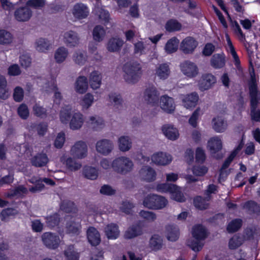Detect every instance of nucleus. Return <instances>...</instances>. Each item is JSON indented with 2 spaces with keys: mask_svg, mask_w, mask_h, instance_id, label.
<instances>
[{
  "mask_svg": "<svg viewBox=\"0 0 260 260\" xmlns=\"http://www.w3.org/2000/svg\"><path fill=\"white\" fill-rule=\"evenodd\" d=\"M249 89L250 95L251 119L259 122L260 121V110L257 108L260 101V92L257 88L254 75L251 76Z\"/></svg>",
  "mask_w": 260,
  "mask_h": 260,
  "instance_id": "obj_1",
  "label": "nucleus"
},
{
  "mask_svg": "<svg viewBox=\"0 0 260 260\" xmlns=\"http://www.w3.org/2000/svg\"><path fill=\"white\" fill-rule=\"evenodd\" d=\"M123 78L129 84H135L140 79L142 70L140 63L137 61L128 62L123 67Z\"/></svg>",
  "mask_w": 260,
  "mask_h": 260,
  "instance_id": "obj_2",
  "label": "nucleus"
},
{
  "mask_svg": "<svg viewBox=\"0 0 260 260\" xmlns=\"http://www.w3.org/2000/svg\"><path fill=\"white\" fill-rule=\"evenodd\" d=\"M192 234L195 239L188 240L187 244L194 251H199L204 245L202 241L208 236L207 230L202 225L198 224L192 228Z\"/></svg>",
  "mask_w": 260,
  "mask_h": 260,
  "instance_id": "obj_3",
  "label": "nucleus"
},
{
  "mask_svg": "<svg viewBox=\"0 0 260 260\" xmlns=\"http://www.w3.org/2000/svg\"><path fill=\"white\" fill-rule=\"evenodd\" d=\"M134 168V162L127 156H120L113 160V170L118 174L126 175L131 172Z\"/></svg>",
  "mask_w": 260,
  "mask_h": 260,
  "instance_id": "obj_4",
  "label": "nucleus"
},
{
  "mask_svg": "<svg viewBox=\"0 0 260 260\" xmlns=\"http://www.w3.org/2000/svg\"><path fill=\"white\" fill-rule=\"evenodd\" d=\"M168 204L167 200L164 197L157 194H149L143 201L144 206L151 209H161Z\"/></svg>",
  "mask_w": 260,
  "mask_h": 260,
  "instance_id": "obj_5",
  "label": "nucleus"
},
{
  "mask_svg": "<svg viewBox=\"0 0 260 260\" xmlns=\"http://www.w3.org/2000/svg\"><path fill=\"white\" fill-rule=\"evenodd\" d=\"M88 147L83 141H78L71 147L70 153L74 158L83 159L87 155Z\"/></svg>",
  "mask_w": 260,
  "mask_h": 260,
  "instance_id": "obj_6",
  "label": "nucleus"
},
{
  "mask_svg": "<svg viewBox=\"0 0 260 260\" xmlns=\"http://www.w3.org/2000/svg\"><path fill=\"white\" fill-rule=\"evenodd\" d=\"M41 238L43 244L47 248L51 249L57 248L60 242L59 236L51 232L44 233L42 235Z\"/></svg>",
  "mask_w": 260,
  "mask_h": 260,
  "instance_id": "obj_7",
  "label": "nucleus"
},
{
  "mask_svg": "<svg viewBox=\"0 0 260 260\" xmlns=\"http://www.w3.org/2000/svg\"><path fill=\"white\" fill-rule=\"evenodd\" d=\"M198 45V42L191 37H187L180 43V50L185 54H192Z\"/></svg>",
  "mask_w": 260,
  "mask_h": 260,
  "instance_id": "obj_8",
  "label": "nucleus"
},
{
  "mask_svg": "<svg viewBox=\"0 0 260 260\" xmlns=\"http://www.w3.org/2000/svg\"><path fill=\"white\" fill-rule=\"evenodd\" d=\"M97 152L103 155H108L114 149L113 142L109 139H103L98 141L95 145Z\"/></svg>",
  "mask_w": 260,
  "mask_h": 260,
  "instance_id": "obj_9",
  "label": "nucleus"
},
{
  "mask_svg": "<svg viewBox=\"0 0 260 260\" xmlns=\"http://www.w3.org/2000/svg\"><path fill=\"white\" fill-rule=\"evenodd\" d=\"M180 67L183 74L189 78H193L199 73V69L197 64L189 60L182 62Z\"/></svg>",
  "mask_w": 260,
  "mask_h": 260,
  "instance_id": "obj_10",
  "label": "nucleus"
},
{
  "mask_svg": "<svg viewBox=\"0 0 260 260\" xmlns=\"http://www.w3.org/2000/svg\"><path fill=\"white\" fill-rule=\"evenodd\" d=\"M72 12L74 18L78 20L85 19L89 14L88 7L82 3L75 4L73 7Z\"/></svg>",
  "mask_w": 260,
  "mask_h": 260,
  "instance_id": "obj_11",
  "label": "nucleus"
},
{
  "mask_svg": "<svg viewBox=\"0 0 260 260\" xmlns=\"http://www.w3.org/2000/svg\"><path fill=\"white\" fill-rule=\"evenodd\" d=\"M81 38L79 35L73 30H69L63 35V42L69 47H77L80 43Z\"/></svg>",
  "mask_w": 260,
  "mask_h": 260,
  "instance_id": "obj_12",
  "label": "nucleus"
},
{
  "mask_svg": "<svg viewBox=\"0 0 260 260\" xmlns=\"http://www.w3.org/2000/svg\"><path fill=\"white\" fill-rule=\"evenodd\" d=\"M159 93L156 88L154 86L147 87L144 92L143 98L148 104L154 105L158 101Z\"/></svg>",
  "mask_w": 260,
  "mask_h": 260,
  "instance_id": "obj_13",
  "label": "nucleus"
},
{
  "mask_svg": "<svg viewBox=\"0 0 260 260\" xmlns=\"http://www.w3.org/2000/svg\"><path fill=\"white\" fill-rule=\"evenodd\" d=\"M139 174L141 180L147 182H152L156 179V172L148 166H143L139 171Z\"/></svg>",
  "mask_w": 260,
  "mask_h": 260,
  "instance_id": "obj_14",
  "label": "nucleus"
},
{
  "mask_svg": "<svg viewBox=\"0 0 260 260\" xmlns=\"http://www.w3.org/2000/svg\"><path fill=\"white\" fill-rule=\"evenodd\" d=\"M14 18L19 22H25L30 19L32 11L28 7H22L17 9L14 12Z\"/></svg>",
  "mask_w": 260,
  "mask_h": 260,
  "instance_id": "obj_15",
  "label": "nucleus"
},
{
  "mask_svg": "<svg viewBox=\"0 0 260 260\" xmlns=\"http://www.w3.org/2000/svg\"><path fill=\"white\" fill-rule=\"evenodd\" d=\"M163 134L169 140L175 141L179 137V132L175 127L171 124H165L161 127Z\"/></svg>",
  "mask_w": 260,
  "mask_h": 260,
  "instance_id": "obj_16",
  "label": "nucleus"
},
{
  "mask_svg": "<svg viewBox=\"0 0 260 260\" xmlns=\"http://www.w3.org/2000/svg\"><path fill=\"white\" fill-rule=\"evenodd\" d=\"M216 82V77L211 74L202 75L199 82V87L202 90L210 88Z\"/></svg>",
  "mask_w": 260,
  "mask_h": 260,
  "instance_id": "obj_17",
  "label": "nucleus"
},
{
  "mask_svg": "<svg viewBox=\"0 0 260 260\" xmlns=\"http://www.w3.org/2000/svg\"><path fill=\"white\" fill-rule=\"evenodd\" d=\"M160 107L165 112L172 113L175 109V104L172 98L164 95L160 98Z\"/></svg>",
  "mask_w": 260,
  "mask_h": 260,
  "instance_id": "obj_18",
  "label": "nucleus"
},
{
  "mask_svg": "<svg viewBox=\"0 0 260 260\" xmlns=\"http://www.w3.org/2000/svg\"><path fill=\"white\" fill-rule=\"evenodd\" d=\"M151 160L156 165L165 166L170 164L172 159L171 155L160 152L154 154L151 156Z\"/></svg>",
  "mask_w": 260,
  "mask_h": 260,
  "instance_id": "obj_19",
  "label": "nucleus"
},
{
  "mask_svg": "<svg viewBox=\"0 0 260 260\" xmlns=\"http://www.w3.org/2000/svg\"><path fill=\"white\" fill-rule=\"evenodd\" d=\"M123 41L119 38L113 37L110 39L106 45V48L110 52H118L123 45Z\"/></svg>",
  "mask_w": 260,
  "mask_h": 260,
  "instance_id": "obj_20",
  "label": "nucleus"
},
{
  "mask_svg": "<svg viewBox=\"0 0 260 260\" xmlns=\"http://www.w3.org/2000/svg\"><path fill=\"white\" fill-rule=\"evenodd\" d=\"M142 227L139 224H133L129 226L125 232L124 238L125 239H131L142 235Z\"/></svg>",
  "mask_w": 260,
  "mask_h": 260,
  "instance_id": "obj_21",
  "label": "nucleus"
},
{
  "mask_svg": "<svg viewBox=\"0 0 260 260\" xmlns=\"http://www.w3.org/2000/svg\"><path fill=\"white\" fill-rule=\"evenodd\" d=\"M88 242L93 246L100 244L101 237L99 232L94 227H89L86 232Z\"/></svg>",
  "mask_w": 260,
  "mask_h": 260,
  "instance_id": "obj_22",
  "label": "nucleus"
},
{
  "mask_svg": "<svg viewBox=\"0 0 260 260\" xmlns=\"http://www.w3.org/2000/svg\"><path fill=\"white\" fill-rule=\"evenodd\" d=\"M83 123V115L80 112L74 113L71 118L70 127L73 130H77L82 126Z\"/></svg>",
  "mask_w": 260,
  "mask_h": 260,
  "instance_id": "obj_23",
  "label": "nucleus"
},
{
  "mask_svg": "<svg viewBox=\"0 0 260 260\" xmlns=\"http://www.w3.org/2000/svg\"><path fill=\"white\" fill-rule=\"evenodd\" d=\"M199 100V96L196 92L182 97L183 105L187 109L194 107Z\"/></svg>",
  "mask_w": 260,
  "mask_h": 260,
  "instance_id": "obj_24",
  "label": "nucleus"
},
{
  "mask_svg": "<svg viewBox=\"0 0 260 260\" xmlns=\"http://www.w3.org/2000/svg\"><path fill=\"white\" fill-rule=\"evenodd\" d=\"M102 75L98 71L92 72L89 77V84L93 89H97L100 88L102 83Z\"/></svg>",
  "mask_w": 260,
  "mask_h": 260,
  "instance_id": "obj_25",
  "label": "nucleus"
},
{
  "mask_svg": "<svg viewBox=\"0 0 260 260\" xmlns=\"http://www.w3.org/2000/svg\"><path fill=\"white\" fill-rule=\"evenodd\" d=\"M105 233L108 239H115L119 236L118 226L114 223H110L105 228Z\"/></svg>",
  "mask_w": 260,
  "mask_h": 260,
  "instance_id": "obj_26",
  "label": "nucleus"
},
{
  "mask_svg": "<svg viewBox=\"0 0 260 260\" xmlns=\"http://www.w3.org/2000/svg\"><path fill=\"white\" fill-rule=\"evenodd\" d=\"M88 88L87 79L85 76H79L75 82V89L79 93H85Z\"/></svg>",
  "mask_w": 260,
  "mask_h": 260,
  "instance_id": "obj_27",
  "label": "nucleus"
},
{
  "mask_svg": "<svg viewBox=\"0 0 260 260\" xmlns=\"http://www.w3.org/2000/svg\"><path fill=\"white\" fill-rule=\"evenodd\" d=\"M210 63L215 69L223 68L225 63V56L223 54H215L211 58Z\"/></svg>",
  "mask_w": 260,
  "mask_h": 260,
  "instance_id": "obj_28",
  "label": "nucleus"
},
{
  "mask_svg": "<svg viewBox=\"0 0 260 260\" xmlns=\"http://www.w3.org/2000/svg\"><path fill=\"white\" fill-rule=\"evenodd\" d=\"M213 128L217 133H222L227 128L228 124L226 121L221 117H217L212 120Z\"/></svg>",
  "mask_w": 260,
  "mask_h": 260,
  "instance_id": "obj_29",
  "label": "nucleus"
},
{
  "mask_svg": "<svg viewBox=\"0 0 260 260\" xmlns=\"http://www.w3.org/2000/svg\"><path fill=\"white\" fill-rule=\"evenodd\" d=\"M48 162V158L45 153H38L31 159L32 165L37 167L45 166Z\"/></svg>",
  "mask_w": 260,
  "mask_h": 260,
  "instance_id": "obj_30",
  "label": "nucleus"
},
{
  "mask_svg": "<svg viewBox=\"0 0 260 260\" xmlns=\"http://www.w3.org/2000/svg\"><path fill=\"white\" fill-rule=\"evenodd\" d=\"M170 72L169 66L166 63L159 64L156 69V75L162 80L168 78Z\"/></svg>",
  "mask_w": 260,
  "mask_h": 260,
  "instance_id": "obj_31",
  "label": "nucleus"
},
{
  "mask_svg": "<svg viewBox=\"0 0 260 260\" xmlns=\"http://www.w3.org/2000/svg\"><path fill=\"white\" fill-rule=\"evenodd\" d=\"M208 147L211 153H215L222 148V142L218 137L211 138L208 141Z\"/></svg>",
  "mask_w": 260,
  "mask_h": 260,
  "instance_id": "obj_32",
  "label": "nucleus"
},
{
  "mask_svg": "<svg viewBox=\"0 0 260 260\" xmlns=\"http://www.w3.org/2000/svg\"><path fill=\"white\" fill-rule=\"evenodd\" d=\"M51 44L50 42L44 38H39L35 42V48L40 52H45L49 49Z\"/></svg>",
  "mask_w": 260,
  "mask_h": 260,
  "instance_id": "obj_33",
  "label": "nucleus"
},
{
  "mask_svg": "<svg viewBox=\"0 0 260 260\" xmlns=\"http://www.w3.org/2000/svg\"><path fill=\"white\" fill-rule=\"evenodd\" d=\"M69 55L68 49L64 47H60L54 53V59L58 63L63 62Z\"/></svg>",
  "mask_w": 260,
  "mask_h": 260,
  "instance_id": "obj_34",
  "label": "nucleus"
},
{
  "mask_svg": "<svg viewBox=\"0 0 260 260\" xmlns=\"http://www.w3.org/2000/svg\"><path fill=\"white\" fill-rule=\"evenodd\" d=\"M9 96L7 81L5 76L0 75V99L5 100Z\"/></svg>",
  "mask_w": 260,
  "mask_h": 260,
  "instance_id": "obj_35",
  "label": "nucleus"
},
{
  "mask_svg": "<svg viewBox=\"0 0 260 260\" xmlns=\"http://www.w3.org/2000/svg\"><path fill=\"white\" fill-rule=\"evenodd\" d=\"M132 142L130 138L127 136H121L118 139V146L120 151L126 152L131 148Z\"/></svg>",
  "mask_w": 260,
  "mask_h": 260,
  "instance_id": "obj_36",
  "label": "nucleus"
},
{
  "mask_svg": "<svg viewBox=\"0 0 260 260\" xmlns=\"http://www.w3.org/2000/svg\"><path fill=\"white\" fill-rule=\"evenodd\" d=\"M87 123L89 126L96 131L102 128L104 125L103 120L100 117L97 116L90 117L89 119L87 121Z\"/></svg>",
  "mask_w": 260,
  "mask_h": 260,
  "instance_id": "obj_37",
  "label": "nucleus"
},
{
  "mask_svg": "<svg viewBox=\"0 0 260 260\" xmlns=\"http://www.w3.org/2000/svg\"><path fill=\"white\" fill-rule=\"evenodd\" d=\"M166 236L168 240L175 241L178 239L179 230L177 227L174 225H168L166 227Z\"/></svg>",
  "mask_w": 260,
  "mask_h": 260,
  "instance_id": "obj_38",
  "label": "nucleus"
},
{
  "mask_svg": "<svg viewBox=\"0 0 260 260\" xmlns=\"http://www.w3.org/2000/svg\"><path fill=\"white\" fill-rule=\"evenodd\" d=\"M75 158L69 157L66 159L64 157L61 158V161H63L65 163L67 167L71 171H77L80 169L81 167V164L76 160Z\"/></svg>",
  "mask_w": 260,
  "mask_h": 260,
  "instance_id": "obj_39",
  "label": "nucleus"
},
{
  "mask_svg": "<svg viewBox=\"0 0 260 260\" xmlns=\"http://www.w3.org/2000/svg\"><path fill=\"white\" fill-rule=\"evenodd\" d=\"M73 60L74 62L79 65H84L87 61V56L84 52L77 51L73 55Z\"/></svg>",
  "mask_w": 260,
  "mask_h": 260,
  "instance_id": "obj_40",
  "label": "nucleus"
},
{
  "mask_svg": "<svg viewBox=\"0 0 260 260\" xmlns=\"http://www.w3.org/2000/svg\"><path fill=\"white\" fill-rule=\"evenodd\" d=\"M66 229L67 233L78 235L81 232V225L79 222L71 221L67 223Z\"/></svg>",
  "mask_w": 260,
  "mask_h": 260,
  "instance_id": "obj_41",
  "label": "nucleus"
},
{
  "mask_svg": "<svg viewBox=\"0 0 260 260\" xmlns=\"http://www.w3.org/2000/svg\"><path fill=\"white\" fill-rule=\"evenodd\" d=\"M179 40L175 37L170 39L166 44L165 50L168 53H172L177 51Z\"/></svg>",
  "mask_w": 260,
  "mask_h": 260,
  "instance_id": "obj_42",
  "label": "nucleus"
},
{
  "mask_svg": "<svg viewBox=\"0 0 260 260\" xmlns=\"http://www.w3.org/2000/svg\"><path fill=\"white\" fill-rule=\"evenodd\" d=\"M134 53L135 55L141 56L145 54L148 52L146 45L142 41H138L134 44Z\"/></svg>",
  "mask_w": 260,
  "mask_h": 260,
  "instance_id": "obj_43",
  "label": "nucleus"
},
{
  "mask_svg": "<svg viewBox=\"0 0 260 260\" xmlns=\"http://www.w3.org/2000/svg\"><path fill=\"white\" fill-rule=\"evenodd\" d=\"M71 109L69 107L62 108L59 114V119L61 123L67 124L71 118Z\"/></svg>",
  "mask_w": 260,
  "mask_h": 260,
  "instance_id": "obj_44",
  "label": "nucleus"
},
{
  "mask_svg": "<svg viewBox=\"0 0 260 260\" xmlns=\"http://www.w3.org/2000/svg\"><path fill=\"white\" fill-rule=\"evenodd\" d=\"M13 39V36L9 31L4 29L0 30V44H9L12 42Z\"/></svg>",
  "mask_w": 260,
  "mask_h": 260,
  "instance_id": "obj_45",
  "label": "nucleus"
},
{
  "mask_svg": "<svg viewBox=\"0 0 260 260\" xmlns=\"http://www.w3.org/2000/svg\"><path fill=\"white\" fill-rule=\"evenodd\" d=\"M67 260H79V254L76 252L73 245H69L64 251Z\"/></svg>",
  "mask_w": 260,
  "mask_h": 260,
  "instance_id": "obj_46",
  "label": "nucleus"
},
{
  "mask_svg": "<svg viewBox=\"0 0 260 260\" xmlns=\"http://www.w3.org/2000/svg\"><path fill=\"white\" fill-rule=\"evenodd\" d=\"M243 241L242 237L239 235H235L229 240V247L232 250L236 249L242 244Z\"/></svg>",
  "mask_w": 260,
  "mask_h": 260,
  "instance_id": "obj_47",
  "label": "nucleus"
},
{
  "mask_svg": "<svg viewBox=\"0 0 260 260\" xmlns=\"http://www.w3.org/2000/svg\"><path fill=\"white\" fill-rule=\"evenodd\" d=\"M242 225V220L237 218L232 220L228 225L226 230L230 233H234L238 231Z\"/></svg>",
  "mask_w": 260,
  "mask_h": 260,
  "instance_id": "obj_48",
  "label": "nucleus"
},
{
  "mask_svg": "<svg viewBox=\"0 0 260 260\" xmlns=\"http://www.w3.org/2000/svg\"><path fill=\"white\" fill-rule=\"evenodd\" d=\"M171 197L173 200L178 202H183L185 201V198L182 192L181 188L176 185V188L172 189L171 192Z\"/></svg>",
  "mask_w": 260,
  "mask_h": 260,
  "instance_id": "obj_49",
  "label": "nucleus"
},
{
  "mask_svg": "<svg viewBox=\"0 0 260 260\" xmlns=\"http://www.w3.org/2000/svg\"><path fill=\"white\" fill-rule=\"evenodd\" d=\"M60 208L67 213L75 212L76 211V207L74 202L69 200L63 201L60 204Z\"/></svg>",
  "mask_w": 260,
  "mask_h": 260,
  "instance_id": "obj_50",
  "label": "nucleus"
},
{
  "mask_svg": "<svg viewBox=\"0 0 260 260\" xmlns=\"http://www.w3.org/2000/svg\"><path fill=\"white\" fill-rule=\"evenodd\" d=\"M93 95L90 93L85 94L80 102V105L84 109H88L93 103Z\"/></svg>",
  "mask_w": 260,
  "mask_h": 260,
  "instance_id": "obj_51",
  "label": "nucleus"
},
{
  "mask_svg": "<svg viewBox=\"0 0 260 260\" xmlns=\"http://www.w3.org/2000/svg\"><path fill=\"white\" fill-rule=\"evenodd\" d=\"M83 173L86 178L91 180L96 179L98 176L97 170L91 167L87 166L84 167Z\"/></svg>",
  "mask_w": 260,
  "mask_h": 260,
  "instance_id": "obj_52",
  "label": "nucleus"
},
{
  "mask_svg": "<svg viewBox=\"0 0 260 260\" xmlns=\"http://www.w3.org/2000/svg\"><path fill=\"white\" fill-rule=\"evenodd\" d=\"M28 190L26 187L23 185H19L8 192L7 197L10 198L14 197H21L23 194H26Z\"/></svg>",
  "mask_w": 260,
  "mask_h": 260,
  "instance_id": "obj_53",
  "label": "nucleus"
},
{
  "mask_svg": "<svg viewBox=\"0 0 260 260\" xmlns=\"http://www.w3.org/2000/svg\"><path fill=\"white\" fill-rule=\"evenodd\" d=\"M105 30L101 25L96 26L93 30V37L94 40L100 42L103 40L105 35Z\"/></svg>",
  "mask_w": 260,
  "mask_h": 260,
  "instance_id": "obj_54",
  "label": "nucleus"
},
{
  "mask_svg": "<svg viewBox=\"0 0 260 260\" xmlns=\"http://www.w3.org/2000/svg\"><path fill=\"white\" fill-rule=\"evenodd\" d=\"M162 240L160 236L157 235H153L150 240V247L155 250L160 249L162 247Z\"/></svg>",
  "mask_w": 260,
  "mask_h": 260,
  "instance_id": "obj_55",
  "label": "nucleus"
},
{
  "mask_svg": "<svg viewBox=\"0 0 260 260\" xmlns=\"http://www.w3.org/2000/svg\"><path fill=\"white\" fill-rule=\"evenodd\" d=\"M34 114L37 117L44 118L47 117V110L38 104H36L32 108Z\"/></svg>",
  "mask_w": 260,
  "mask_h": 260,
  "instance_id": "obj_56",
  "label": "nucleus"
},
{
  "mask_svg": "<svg viewBox=\"0 0 260 260\" xmlns=\"http://www.w3.org/2000/svg\"><path fill=\"white\" fill-rule=\"evenodd\" d=\"M165 27L169 31H178L181 29V24L176 20L171 19L167 22Z\"/></svg>",
  "mask_w": 260,
  "mask_h": 260,
  "instance_id": "obj_57",
  "label": "nucleus"
},
{
  "mask_svg": "<svg viewBox=\"0 0 260 260\" xmlns=\"http://www.w3.org/2000/svg\"><path fill=\"white\" fill-rule=\"evenodd\" d=\"M109 100L117 108L122 105L123 102L120 95L115 93H112L109 95Z\"/></svg>",
  "mask_w": 260,
  "mask_h": 260,
  "instance_id": "obj_58",
  "label": "nucleus"
},
{
  "mask_svg": "<svg viewBox=\"0 0 260 260\" xmlns=\"http://www.w3.org/2000/svg\"><path fill=\"white\" fill-rule=\"evenodd\" d=\"M243 208L248 210L250 213H257L260 211L258 205L252 201L246 202L244 205Z\"/></svg>",
  "mask_w": 260,
  "mask_h": 260,
  "instance_id": "obj_59",
  "label": "nucleus"
},
{
  "mask_svg": "<svg viewBox=\"0 0 260 260\" xmlns=\"http://www.w3.org/2000/svg\"><path fill=\"white\" fill-rule=\"evenodd\" d=\"M209 201V199L206 200L201 197H197L194 198L193 200V203L194 206L200 210L206 209L208 206L207 201Z\"/></svg>",
  "mask_w": 260,
  "mask_h": 260,
  "instance_id": "obj_60",
  "label": "nucleus"
},
{
  "mask_svg": "<svg viewBox=\"0 0 260 260\" xmlns=\"http://www.w3.org/2000/svg\"><path fill=\"white\" fill-rule=\"evenodd\" d=\"M46 223L50 228H54L57 226L60 221L59 215L56 213L51 216L46 217Z\"/></svg>",
  "mask_w": 260,
  "mask_h": 260,
  "instance_id": "obj_61",
  "label": "nucleus"
},
{
  "mask_svg": "<svg viewBox=\"0 0 260 260\" xmlns=\"http://www.w3.org/2000/svg\"><path fill=\"white\" fill-rule=\"evenodd\" d=\"M140 216L148 222H153L156 219V215L152 212L141 210L139 212Z\"/></svg>",
  "mask_w": 260,
  "mask_h": 260,
  "instance_id": "obj_62",
  "label": "nucleus"
},
{
  "mask_svg": "<svg viewBox=\"0 0 260 260\" xmlns=\"http://www.w3.org/2000/svg\"><path fill=\"white\" fill-rule=\"evenodd\" d=\"M17 113L21 118L26 119L29 114L27 106L24 104H21L17 109Z\"/></svg>",
  "mask_w": 260,
  "mask_h": 260,
  "instance_id": "obj_63",
  "label": "nucleus"
},
{
  "mask_svg": "<svg viewBox=\"0 0 260 260\" xmlns=\"http://www.w3.org/2000/svg\"><path fill=\"white\" fill-rule=\"evenodd\" d=\"M96 14L99 18L104 21L105 22H109L110 15L109 12L102 8H97L95 10Z\"/></svg>",
  "mask_w": 260,
  "mask_h": 260,
  "instance_id": "obj_64",
  "label": "nucleus"
}]
</instances>
